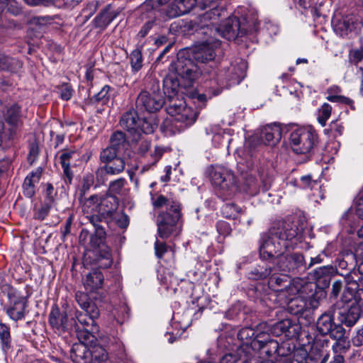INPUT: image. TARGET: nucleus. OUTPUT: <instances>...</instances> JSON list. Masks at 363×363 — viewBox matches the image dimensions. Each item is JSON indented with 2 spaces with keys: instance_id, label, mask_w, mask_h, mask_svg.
I'll use <instances>...</instances> for the list:
<instances>
[{
  "instance_id": "obj_32",
  "label": "nucleus",
  "mask_w": 363,
  "mask_h": 363,
  "mask_svg": "<svg viewBox=\"0 0 363 363\" xmlns=\"http://www.w3.org/2000/svg\"><path fill=\"white\" fill-rule=\"evenodd\" d=\"M104 275L98 269H94L86 275L84 285L86 290L94 291L102 286Z\"/></svg>"
},
{
  "instance_id": "obj_17",
  "label": "nucleus",
  "mask_w": 363,
  "mask_h": 363,
  "mask_svg": "<svg viewBox=\"0 0 363 363\" xmlns=\"http://www.w3.org/2000/svg\"><path fill=\"white\" fill-rule=\"evenodd\" d=\"M220 35L228 40H235L247 34V30L240 20L237 17H231L217 29Z\"/></svg>"
},
{
  "instance_id": "obj_1",
  "label": "nucleus",
  "mask_w": 363,
  "mask_h": 363,
  "mask_svg": "<svg viewBox=\"0 0 363 363\" xmlns=\"http://www.w3.org/2000/svg\"><path fill=\"white\" fill-rule=\"evenodd\" d=\"M118 204L117 196L106 193L91 195L85 201L82 212L94 228V233L91 235V242L94 245H99L106 238V233L101 223L104 220L108 224L116 218Z\"/></svg>"
},
{
  "instance_id": "obj_58",
  "label": "nucleus",
  "mask_w": 363,
  "mask_h": 363,
  "mask_svg": "<svg viewBox=\"0 0 363 363\" xmlns=\"http://www.w3.org/2000/svg\"><path fill=\"white\" fill-rule=\"evenodd\" d=\"M60 91V96L62 100H69L73 94V89L68 84H63L58 87Z\"/></svg>"
},
{
  "instance_id": "obj_62",
  "label": "nucleus",
  "mask_w": 363,
  "mask_h": 363,
  "mask_svg": "<svg viewBox=\"0 0 363 363\" xmlns=\"http://www.w3.org/2000/svg\"><path fill=\"white\" fill-rule=\"evenodd\" d=\"M129 311L128 307L123 304L120 306L118 310L117 314H116V320L120 323H123L126 319L129 317Z\"/></svg>"
},
{
  "instance_id": "obj_8",
  "label": "nucleus",
  "mask_w": 363,
  "mask_h": 363,
  "mask_svg": "<svg viewBox=\"0 0 363 363\" xmlns=\"http://www.w3.org/2000/svg\"><path fill=\"white\" fill-rule=\"evenodd\" d=\"M245 63L241 62L238 65H232L228 68V73H223V72H220L218 74L216 72L211 73V88H213L214 84L218 85V87L213 90V94L214 96L218 95L221 92L222 89L228 83L230 84H239L245 77Z\"/></svg>"
},
{
  "instance_id": "obj_48",
  "label": "nucleus",
  "mask_w": 363,
  "mask_h": 363,
  "mask_svg": "<svg viewBox=\"0 0 363 363\" xmlns=\"http://www.w3.org/2000/svg\"><path fill=\"white\" fill-rule=\"evenodd\" d=\"M273 271L272 265L267 266L264 269L259 267L253 269L248 274V277L250 279L255 280L264 279L269 277Z\"/></svg>"
},
{
  "instance_id": "obj_9",
  "label": "nucleus",
  "mask_w": 363,
  "mask_h": 363,
  "mask_svg": "<svg viewBox=\"0 0 363 363\" xmlns=\"http://www.w3.org/2000/svg\"><path fill=\"white\" fill-rule=\"evenodd\" d=\"M212 184L219 189L222 196L230 197L237 189V181L233 172L223 167H213L210 172Z\"/></svg>"
},
{
  "instance_id": "obj_24",
  "label": "nucleus",
  "mask_w": 363,
  "mask_h": 363,
  "mask_svg": "<svg viewBox=\"0 0 363 363\" xmlns=\"http://www.w3.org/2000/svg\"><path fill=\"white\" fill-rule=\"evenodd\" d=\"M79 153L75 150H65L60 156V162L63 169V176L66 184H71L74 174L71 169V161L76 160Z\"/></svg>"
},
{
  "instance_id": "obj_49",
  "label": "nucleus",
  "mask_w": 363,
  "mask_h": 363,
  "mask_svg": "<svg viewBox=\"0 0 363 363\" xmlns=\"http://www.w3.org/2000/svg\"><path fill=\"white\" fill-rule=\"evenodd\" d=\"M332 109L329 104L324 103L318 110L317 120L321 126L324 127L326 125V122L331 116Z\"/></svg>"
},
{
  "instance_id": "obj_33",
  "label": "nucleus",
  "mask_w": 363,
  "mask_h": 363,
  "mask_svg": "<svg viewBox=\"0 0 363 363\" xmlns=\"http://www.w3.org/2000/svg\"><path fill=\"white\" fill-rule=\"evenodd\" d=\"M42 174V171L38 169L30 172L25 179L23 185V194L28 198H32L35 194V184L38 183Z\"/></svg>"
},
{
  "instance_id": "obj_46",
  "label": "nucleus",
  "mask_w": 363,
  "mask_h": 363,
  "mask_svg": "<svg viewBox=\"0 0 363 363\" xmlns=\"http://www.w3.org/2000/svg\"><path fill=\"white\" fill-rule=\"evenodd\" d=\"M257 330L250 327L240 329L238 333V338L243 342L242 345L252 346V340Z\"/></svg>"
},
{
  "instance_id": "obj_10",
  "label": "nucleus",
  "mask_w": 363,
  "mask_h": 363,
  "mask_svg": "<svg viewBox=\"0 0 363 363\" xmlns=\"http://www.w3.org/2000/svg\"><path fill=\"white\" fill-rule=\"evenodd\" d=\"M169 103L167 106L168 114L174 118L176 122L181 123L180 127L186 128L194 124L197 118V113L186 105L185 101L169 96Z\"/></svg>"
},
{
  "instance_id": "obj_34",
  "label": "nucleus",
  "mask_w": 363,
  "mask_h": 363,
  "mask_svg": "<svg viewBox=\"0 0 363 363\" xmlns=\"http://www.w3.org/2000/svg\"><path fill=\"white\" fill-rule=\"evenodd\" d=\"M277 272L273 271L269 278V286L274 291H282L287 288L289 284L288 275L282 273L280 275L277 274Z\"/></svg>"
},
{
  "instance_id": "obj_22",
  "label": "nucleus",
  "mask_w": 363,
  "mask_h": 363,
  "mask_svg": "<svg viewBox=\"0 0 363 363\" xmlns=\"http://www.w3.org/2000/svg\"><path fill=\"white\" fill-rule=\"evenodd\" d=\"M300 329L299 325L290 319H284L274 324L272 332L277 336L284 334L287 338H294L298 335Z\"/></svg>"
},
{
  "instance_id": "obj_52",
  "label": "nucleus",
  "mask_w": 363,
  "mask_h": 363,
  "mask_svg": "<svg viewBox=\"0 0 363 363\" xmlns=\"http://www.w3.org/2000/svg\"><path fill=\"white\" fill-rule=\"evenodd\" d=\"M279 343L276 340L271 338L265 344L261 346L259 350H261L262 353L266 354L268 357H270L278 352Z\"/></svg>"
},
{
  "instance_id": "obj_36",
  "label": "nucleus",
  "mask_w": 363,
  "mask_h": 363,
  "mask_svg": "<svg viewBox=\"0 0 363 363\" xmlns=\"http://www.w3.org/2000/svg\"><path fill=\"white\" fill-rule=\"evenodd\" d=\"M109 146L116 150L118 154L128 146V142L125 134L121 131L113 133L110 138Z\"/></svg>"
},
{
  "instance_id": "obj_30",
  "label": "nucleus",
  "mask_w": 363,
  "mask_h": 363,
  "mask_svg": "<svg viewBox=\"0 0 363 363\" xmlns=\"http://www.w3.org/2000/svg\"><path fill=\"white\" fill-rule=\"evenodd\" d=\"M94 183V175L90 173L86 174L83 177L77 189V195L78 196V201L82 208V211L84 210V205H85V201H88L89 199V197H86V195L90 190V188L93 186Z\"/></svg>"
},
{
  "instance_id": "obj_6",
  "label": "nucleus",
  "mask_w": 363,
  "mask_h": 363,
  "mask_svg": "<svg viewBox=\"0 0 363 363\" xmlns=\"http://www.w3.org/2000/svg\"><path fill=\"white\" fill-rule=\"evenodd\" d=\"M318 136L310 127H301L294 130L289 137L290 145L296 154L306 155L312 152L318 144Z\"/></svg>"
},
{
  "instance_id": "obj_56",
  "label": "nucleus",
  "mask_w": 363,
  "mask_h": 363,
  "mask_svg": "<svg viewBox=\"0 0 363 363\" xmlns=\"http://www.w3.org/2000/svg\"><path fill=\"white\" fill-rule=\"evenodd\" d=\"M154 245L155 255L158 259H162L169 248V246H168L164 242H161L158 240H156Z\"/></svg>"
},
{
  "instance_id": "obj_18",
  "label": "nucleus",
  "mask_w": 363,
  "mask_h": 363,
  "mask_svg": "<svg viewBox=\"0 0 363 363\" xmlns=\"http://www.w3.org/2000/svg\"><path fill=\"white\" fill-rule=\"evenodd\" d=\"M125 168V161L118 157L111 162H108L97 168L96 177L99 182H104L107 180V176H115L122 173Z\"/></svg>"
},
{
  "instance_id": "obj_26",
  "label": "nucleus",
  "mask_w": 363,
  "mask_h": 363,
  "mask_svg": "<svg viewBox=\"0 0 363 363\" xmlns=\"http://www.w3.org/2000/svg\"><path fill=\"white\" fill-rule=\"evenodd\" d=\"M281 138V128L277 124H271L265 126L261 133L262 141L269 145H275Z\"/></svg>"
},
{
  "instance_id": "obj_28",
  "label": "nucleus",
  "mask_w": 363,
  "mask_h": 363,
  "mask_svg": "<svg viewBox=\"0 0 363 363\" xmlns=\"http://www.w3.org/2000/svg\"><path fill=\"white\" fill-rule=\"evenodd\" d=\"M75 298L84 312L91 314L93 317H99L100 313L97 306L90 299L87 294L77 291L75 294Z\"/></svg>"
},
{
  "instance_id": "obj_39",
  "label": "nucleus",
  "mask_w": 363,
  "mask_h": 363,
  "mask_svg": "<svg viewBox=\"0 0 363 363\" xmlns=\"http://www.w3.org/2000/svg\"><path fill=\"white\" fill-rule=\"evenodd\" d=\"M126 184L127 181L124 178L113 180L109 183L108 189L106 194L116 196V195H125L127 191L125 188Z\"/></svg>"
},
{
  "instance_id": "obj_50",
  "label": "nucleus",
  "mask_w": 363,
  "mask_h": 363,
  "mask_svg": "<svg viewBox=\"0 0 363 363\" xmlns=\"http://www.w3.org/2000/svg\"><path fill=\"white\" fill-rule=\"evenodd\" d=\"M271 339L268 333L256 331L255 335L252 340V346H249L252 350H259L262 345L265 344Z\"/></svg>"
},
{
  "instance_id": "obj_2",
  "label": "nucleus",
  "mask_w": 363,
  "mask_h": 363,
  "mask_svg": "<svg viewBox=\"0 0 363 363\" xmlns=\"http://www.w3.org/2000/svg\"><path fill=\"white\" fill-rule=\"evenodd\" d=\"M152 203L155 209L165 208L156 217L157 233L159 238L167 240L170 237L179 235L183 225L181 202L178 199L160 194L156 199H152Z\"/></svg>"
},
{
  "instance_id": "obj_45",
  "label": "nucleus",
  "mask_w": 363,
  "mask_h": 363,
  "mask_svg": "<svg viewBox=\"0 0 363 363\" xmlns=\"http://www.w3.org/2000/svg\"><path fill=\"white\" fill-rule=\"evenodd\" d=\"M76 318L78 321L77 324L81 328L98 327L96 323V319L99 317H93L91 314H87V313L84 312V313H79Z\"/></svg>"
},
{
  "instance_id": "obj_43",
  "label": "nucleus",
  "mask_w": 363,
  "mask_h": 363,
  "mask_svg": "<svg viewBox=\"0 0 363 363\" xmlns=\"http://www.w3.org/2000/svg\"><path fill=\"white\" fill-rule=\"evenodd\" d=\"M221 213L226 218L235 220L242 213V209L233 203H228L222 206Z\"/></svg>"
},
{
  "instance_id": "obj_59",
  "label": "nucleus",
  "mask_w": 363,
  "mask_h": 363,
  "mask_svg": "<svg viewBox=\"0 0 363 363\" xmlns=\"http://www.w3.org/2000/svg\"><path fill=\"white\" fill-rule=\"evenodd\" d=\"M345 279L347 283V285L348 286H347L346 290L350 291L351 296H353V292L354 291H357V294H359V288H357V285L355 284V283L357 282L355 281H358V278L354 279L353 274H348L345 276Z\"/></svg>"
},
{
  "instance_id": "obj_35",
  "label": "nucleus",
  "mask_w": 363,
  "mask_h": 363,
  "mask_svg": "<svg viewBox=\"0 0 363 363\" xmlns=\"http://www.w3.org/2000/svg\"><path fill=\"white\" fill-rule=\"evenodd\" d=\"M251 348L247 345L240 346L235 353H228L224 354L220 359L219 363H236L241 359L243 356L249 355Z\"/></svg>"
},
{
  "instance_id": "obj_12",
  "label": "nucleus",
  "mask_w": 363,
  "mask_h": 363,
  "mask_svg": "<svg viewBox=\"0 0 363 363\" xmlns=\"http://www.w3.org/2000/svg\"><path fill=\"white\" fill-rule=\"evenodd\" d=\"M335 307L331 306L318 318L316 328L320 335H329L330 337L340 341L344 338L345 330L341 325L335 324Z\"/></svg>"
},
{
  "instance_id": "obj_13",
  "label": "nucleus",
  "mask_w": 363,
  "mask_h": 363,
  "mask_svg": "<svg viewBox=\"0 0 363 363\" xmlns=\"http://www.w3.org/2000/svg\"><path fill=\"white\" fill-rule=\"evenodd\" d=\"M220 46L219 40L203 42L194 48L182 50L196 62L206 63L215 58V49Z\"/></svg>"
},
{
  "instance_id": "obj_29",
  "label": "nucleus",
  "mask_w": 363,
  "mask_h": 363,
  "mask_svg": "<svg viewBox=\"0 0 363 363\" xmlns=\"http://www.w3.org/2000/svg\"><path fill=\"white\" fill-rule=\"evenodd\" d=\"M73 328L75 330L77 336L80 342L79 344H84L86 346H91L96 341V337L94 334L99 331L98 327H94L92 328H81V327L74 323Z\"/></svg>"
},
{
  "instance_id": "obj_53",
  "label": "nucleus",
  "mask_w": 363,
  "mask_h": 363,
  "mask_svg": "<svg viewBox=\"0 0 363 363\" xmlns=\"http://www.w3.org/2000/svg\"><path fill=\"white\" fill-rule=\"evenodd\" d=\"M110 90L111 87L109 86H104L99 93L91 98V101L101 103V104H106L110 98V95L108 94Z\"/></svg>"
},
{
  "instance_id": "obj_19",
  "label": "nucleus",
  "mask_w": 363,
  "mask_h": 363,
  "mask_svg": "<svg viewBox=\"0 0 363 363\" xmlns=\"http://www.w3.org/2000/svg\"><path fill=\"white\" fill-rule=\"evenodd\" d=\"M337 274V269L332 265L318 267L313 270L312 277L315 280V286L323 290L330 285L331 278Z\"/></svg>"
},
{
  "instance_id": "obj_63",
  "label": "nucleus",
  "mask_w": 363,
  "mask_h": 363,
  "mask_svg": "<svg viewBox=\"0 0 363 363\" xmlns=\"http://www.w3.org/2000/svg\"><path fill=\"white\" fill-rule=\"evenodd\" d=\"M155 26V22L153 20L148 21L146 22L141 28L140 30L138 32L137 36L138 38H145L152 30V28Z\"/></svg>"
},
{
  "instance_id": "obj_38",
  "label": "nucleus",
  "mask_w": 363,
  "mask_h": 363,
  "mask_svg": "<svg viewBox=\"0 0 363 363\" xmlns=\"http://www.w3.org/2000/svg\"><path fill=\"white\" fill-rule=\"evenodd\" d=\"M164 87L168 91H171L175 95L179 86H182V80L174 72H170L163 80Z\"/></svg>"
},
{
  "instance_id": "obj_11",
  "label": "nucleus",
  "mask_w": 363,
  "mask_h": 363,
  "mask_svg": "<svg viewBox=\"0 0 363 363\" xmlns=\"http://www.w3.org/2000/svg\"><path fill=\"white\" fill-rule=\"evenodd\" d=\"M259 179L252 172H246L242 177V190L250 196H255L260 191H267L272 183V179L269 177L267 169L261 167L257 170Z\"/></svg>"
},
{
  "instance_id": "obj_60",
  "label": "nucleus",
  "mask_w": 363,
  "mask_h": 363,
  "mask_svg": "<svg viewBox=\"0 0 363 363\" xmlns=\"http://www.w3.org/2000/svg\"><path fill=\"white\" fill-rule=\"evenodd\" d=\"M216 226L218 233L223 236L230 235L232 231L230 225L225 220H218Z\"/></svg>"
},
{
  "instance_id": "obj_5",
  "label": "nucleus",
  "mask_w": 363,
  "mask_h": 363,
  "mask_svg": "<svg viewBox=\"0 0 363 363\" xmlns=\"http://www.w3.org/2000/svg\"><path fill=\"white\" fill-rule=\"evenodd\" d=\"M272 264L273 270L284 274H298L306 270V263L301 253L285 254L283 250L276 253L273 258H267Z\"/></svg>"
},
{
  "instance_id": "obj_31",
  "label": "nucleus",
  "mask_w": 363,
  "mask_h": 363,
  "mask_svg": "<svg viewBox=\"0 0 363 363\" xmlns=\"http://www.w3.org/2000/svg\"><path fill=\"white\" fill-rule=\"evenodd\" d=\"M105 238L99 245H94L90 241V244L93 247H98L96 255H98L97 262L99 266L101 268H108L113 263L111 251L109 247L104 244Z\"/></svg>"
},
{
  "instance_id": "obj_7",
  "label": "nucleus",
  "mask_w": 363,
  "mask_h": 363,
  "mask_svg": "<svg viewBox=\"0 0 363 363\" xmlns=\"http://www.w3.org/2000/svg\"><path fill=\"white\" fill-rule=\"evenodd\" d=\"M164 94L159 84H155L150 90H143L140 92L136 99L135 108L140 113L156 112L165 104Z\"/></svg>"
},
{
  "instance_id": "obj_47",
  "label": "nucleus",
  "mask_w": 363,
  "mask_h": 363,
  "mask_svg": "<svg viewBox=\"0 0 363 363\" xmlns=\"http://www.w3.org/2000/svg\"><path fill=\"white\" fill-rule=\"evenodd\" d=\"M0 339L3 350L9 351L11 348V337L9 328L4 323H0Z\"/></svg>"
},
{
  "instance_id": "obj_37",
  "label": "nucleus",
  "mask_w": 363,
  "mask_h": 363,
  "mask_svg": "<svg viewBox=\"0 0 363 363\" xmlns=\"http://www.w3.org/2000/svg\"><path fill=\"white\" fill-rule=\"evenodd\" d=\"M306 310V301L300 297L291 299L287 304V311L292 315H303Z\"/></svg>"
},
{
  "instance_id": "obj_41",
  "label": "nucleus",
  "mask_w": 363,
  "mask_h": 363,
  "mask_svg": "<svg viewBox=\"0 0 363 363\" xmlns=\"http://www.w3.org/2000/svg\"><path fill=\"white\" fill-rule=\"evenodd\" d=\"M22 67V63L15 58L0 54V69L15 72Z\"/></svg>"
},
{
  "instance_id": "obj_4",
  "label": "nucleus",
  "mask_w": 363,
  "mask_h": 363,
  "mask_svg": "<svg viewBox=\"0 0 363 363\" xmlns=\"http://www.w3.org/2000/svg\"><path fill=\"white\" fill-rule=\"evenodd\" d=\"M169 70L180 77L184 88L192 86L202 74L201 68L183 50L179 51L177 60L170 65Z\"/></svg>"
},
{
  "instance_id": "obj_40",
  "label": "nucleus",
  "mask_w": 363,
  "mask_h": 363,
  "mask_svg": "<svg viewBox=\"0 0 363 363\" xmlns=\"http://www.w3.org/2000/svg\"><path fill=\"white\" fill-rule=\"evenodd\" d=\"M128 57L132 72L133 73L138 72L143 66L142 48H137L133 50Z\"/></svg>"
},
{
  "instance_id": "obj_55",
  "label": "nucleus",
  "mask_w": 363,
  "mask_h": 363,
  "mask_svg": "<svg viewBox=\"0 0 363 363\" xmlns=\"http://www.w3.org/2000/svg\"><path fill=\"white\" fill-rule=\"evenodd\" d=\"M54 202L45 200L44 203L35 213V218L38 220H44L49 213Z\"/></svg>"
},
{
  "instance_id": "obj_16",
  "label": "nucleus",
  "mask_w": 363,
  "mask_h": 363,
  "mask_svg": "<svg viewBox=\"0 0 363 363\" xmlns=\"http://www.w3.org/2000/svg\"><path fill=\"white\" fill-rule=\"evenodd\" d=\"M76 323L74 318L68 319L66 311H61L57 306L52 307L49 314V323L59 334L73 329Z\"/></svg>"
},
{
  "instance_id": "obj_61",
  "label": "nucleus",
  "mask_w": 363,
  "mask_h": 363,
  "mask_svg": "<svg viewBox=\"0 0 363 363\" xmlns=\"http://www.w3.org/2000/svg\"><path fill=\"white\" fill-rule=\"evenodd\" d=\"M326 99L330 102L334 103H340L347 105H351L353 104V101L352 99L342 95L330 94L326 97Z\"/></svg>"
},
{
  "instance_id": "obj_14",
  "label": "nucleus",
  "mask_w": 363,
  "mask_h": 363,
  "mask_svg": "<svg viewBox=\"0 0 363 363\" xmlns=\"http://www.w3.org/2000/svg\"><path fill=\"white\" fill-rule=\"evenodd\" d=\"M335 307V313L337 319L340 322L339 325H345L347 327L353 326L359 320L361 315L360 306L352 303L351 305L344 304L340 306L339 304L332 306Z\"/></svg>"
},
{
  "instance_id": "obj_21",
  "label": "nucleus",
  "mask_w": 363,
  "mask_h": 363,
  "mask_svg": "<svg viewBox=\"0 0 363 363\" xmlns=\"http://www.w3.org/2000/svg\"><path fill=\"white\" fill-rule=\"evenodd\" d=\"M196 0H174L167 7L166 15L174 18L190 12L196 5Z\"/></svg>"
},
{
  "instance_id": "obj_64",
  "label": "nucleus",
  "mask_w": 363,
  "mask_h": 363,
  "mask_svg": "<svg viewBox=\"0 0 363 363\" xmlns=\"http://www.w3.org/2000/svg\"><path fill=\"white\" fill-rule=\"evenodd\" d=\"M355 213L363 220V194H359L355 199Z\"/></svg>"
},
{
  "instance_id": "obj_25",
  "label": "nucleus",
  "mask_w": 363,
  "mask_h": 363,
  "mask_svg": "<svg viewBox=\"0 0 363 363\" xmlns=\"http://www.w3.org/2000/svg\"><path fill=\"white\" fill-rule=\"evenodd\" d=\"M141 113L137 109H130L124 113L120 121L121 127L130 133H138L139 121L140 120V114Z\"/></svg>"
},
{
  "instance_id": "obj_15",
  "label": "nucleus",
  "mask_w": 363,
  "mask_h": 363,
  "mask_svg": "<svg viewBox=\"0 0 363 363\" xmlns=\"http://www.w3.org/2000/svg\"><path fill=\"white\" fill-rule=\"evenodd\" d=\"M84 344L72 345L70 356L74 362L77 363L81 359L84 361V363H88L90 357L99 361H104L107 359V354L101 347H94L93 350H90Z\"/></svg>"
},
{
  "instance_id": "obj_42",
  "label": "nucleus",
  "mask_w": 363,
  "mask_h": 363,
  "mask_svg": "<svg viewBox=\"0 0 363 363\" xmlns=\"http://www.w3.org/2000/svg\"><path fill=\"white\" fill-rule=\"evenodd\" d=\"M156 127V119L153 116H149L148 117H140V120L139 121L138 133L137 134L139 135L140 131L145 134L152 133L154 132Z\"/></svg>"
},
{
  "instance_id": "obj_3",
  "label": "nucleus",
  "mask_w": 363,
  "mask_h": 363,
  "mask_svg": "<svg viewBox=\"0 0 363 363\" xmlns=\"http://www.w3.org/2000/svg\"><path fill=\"white\" fill-rule=\"evenodd\" d=\"M298 226L293 222L279 220L259 239V255L262 259L273 258L276 253L289 247V242L300 234Z\"/></svg>"
},
{
  "instance_id": "obj_23",
  "label": "nucleus",
  "mask_w": 363,
  "mask_h": 363,
  "mask_svg": "<svg viewBox=\"0 0 363 363\" xmlns=\"http://www.w3.org/2000/svg\"><path fill=\"white\" fill-rule=\"evenodd\" d=\"M335 31L341 36L347 35L355 30L358 25L357 18L353 15H347L333 20Z\"/></svg>"
},
{
  "instance_id": "obj_27",
  "label": "nucleus",
  "mask_w": 363,
  "mask_h": 363,
  "mask_svg": "<svg viewBox=\"0 0 363 363\" xmlns=\"http://www.w3.org/2000/svg\"><path fill=\"white\" fill-rule=\"evenodd\" d=\"M118 12L108 4L94 18V24L96 28L104 29L118 15Z\"/></svg>"
},
{
  "instance_id": "obj_54",
  "label": "nucleus",
  "mask_w": 363,
  "mask_h": 363,
  "mask_svg": "<svg viewBox=\"0 0 363 363\" xmlns=\"http://www.w3.org/2000/svg\"><path fill=\"white\" fill-rule=\"evenodd\" d=\"M164 152V149L163 147H157V146L155 147L154 152L151 153V155H150L151 161L150 162V163H148L145 166H144L143 169L147 170L152 166H155L157 163V162L160 160V158L162 157Z\"/></svg>"
},
{
  "instance_id": "obj_57",
  "label": "nucleus",
  "mask_w": 363,
  "mask_h": 363,
  "mask_svg": "<svg viewBox=\"0 0 363 363\" xmlns=\"http://www.w3.org/2000/svg\"><path fill=\"white\" fill-rule=\"evenodd\" d=\"M363 60V49H353L349 52V61L357 65Z\"/></svg>"
},
{
  "instance_id": "obj_51",
  "label": "nucleus",
  "mask_w": 363,
  "mask_h": 363,
  "mask_svg": "<svg viewBox=\"0 0 363 363\" xmlns=\"http://www.w3.org/2000/svg\"><path fill=\"white\" fill-rule=\"evenodd\" d=\"M118 157H120L119 154L108 145L107 147L101 151L99 159L101 163L105 164L106 163L111 162L113 160Z\"/></svg>"
},
{
  "instance_id": "obj_20",
  "label": "nucleus",
  "mask_w": 363,
  "mask_h": 363,
  "mask_svg": "<svg viewBox=\"0 0 363 363\" xmlns=\"http://www.w3.org/2000/svg\"><path fill=\"white\" fill-rule=\"evenodd\" d=\"M9 306L6 310L9 316L13 320L22 319L25 315L26 301L22 296H16L14 294H9Z\"/></svg>"
},
{
  "instance_id": "obj_44",
  "label": "nucleus",
  "mask_w": 363,
  "mask_h": 363,
  "mask_svg": "<svg viewBox=\"0 0 363 363\" xmlns=\"http://www.w3.org/2000/svg\"><path fill=\"white\" fill-rule=\"evenodd\" d=\"M4 119L9 125L17 126L20 121V107L16 104H13L8 108L4 114Z\"/></svg>"
}]
</instances>
